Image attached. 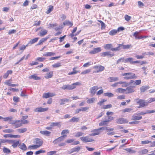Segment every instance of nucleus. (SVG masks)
<instances>
[{"label": "nucleus", "instance_id": "obj_28", "mask_svg": "<svg viewBox=\"0 0 155 155\" xmlns=\"http://www.w3.org/2000/svg\"><path fill=\"white\" fill-rule=\"evenodd\" d=\"M155 112V110H147L146 111V112H141L140 113H139L140 115H143L146 114H151Z\"/></svg>", "mask_w": 155, "mask_h": 155}, {"label": "nucleus", "instance_id": "obj_50", "mask_svg": "<svg viewBox=\"0 0 155 155\" xmlns=\"http://www.w3.org/2000/svg\"><path fill=\"white\" fill-rule=\"evenodd\" d=\"M96 98L95 97H92L88 99L87 101V102L89 104H92L95 101Z\"/></svg>", "mask_w": 155, "mask_h": 155}, {"label": "nucleus", "instance_id": "obj_21", "mask_svg": "<svg viewBox=\"0 0 155 155\" xmlns=\"http://www.w3.org/2000/svg\"><path fill=\"white\" fill-rule=\"evenodd\" d=\"M66 142L67 143H72V144L73 145H78L80 143V142L79 141H74V140L72 139L67 140Z\"/></svg>", "mask_w": 155, "mask_h": 155}, {"label": "nucleus", "instance_id": "obj_58", "mask_svg": "<svg viewBox=\"0 0 155 155\" xmlns=\"http://www.w3.org/2000/svg\"><path fill=\"white\" fill-rule=\"evenodd\" d=\"M60 104L62 105L64 104L66 102H68L69 101V99L67 98H65L61 99L60 100Z\"/></svg>", "mask_w": 155, "mask_h": 155}, {"label": "nucleus", "instance_id": "obj_42", "mask_svg": "<svg viewBox=\"0 0 155 155\" xmlns=\"http://www.w3.org/2000/svg\"><path fill=\"white\" fill-rule=\"evenodd\" d=\"M80 149L81 148L79 146L77 147H74L71 149V153H72L75 152H78L80 150Z\"/></svg>", "mask_w": 155, "mask_h": 155}, {"label": "nucleus", "instance_id": "obj_41", "mask_svg": "<svg viewBox=\"0 0 155 155\" xmlns=\"http://www.w3.org/2000/svg\"><path fill=\"white\" fill-rule=\"evenodd\" d=\"M79 120V117H73L72 118L70 119L69 121L71 122H78Z\"/></svg>", "mask_w": 155, "mask_h": 155}, {"label": "nucleus", "instance_id": "obj_23", "mask_svg": "<svg viewBox=\"0 0 155 155\" xmlns=\"http://www.w3.org/2000/svg\"><path fill=\"white\" fill-rule=\"evenodd\" d=\"M132 83L134 86H136L140 84L141 83V80H138L135 81L131 80L130 81L129 84H131Z\"/></svg>", "mask_w": 155, "mask_h": 155}, {"label": "nucleus", "instance_id": "obj_49", "mask_svg": "<svg viewBox=\"0 0 155 155\" xmlns=\"http://www.w3.org/2000/svg\"><path fill=\"white\" fill-rule=\"evenodd\" d=\"M19 146V148L25 151L27 149V147L24 143H22L21 145Z\"/></svg>", "mask_w": 155, "mask_h": 155}, {"label": "nucleus", "instance_id": "obj_44", "mask_svg": "<svg viewBox=\"0 0 155 155\" xmlns=\"http://www.w3.org/2000/svg\"><path fill=\"white\" fill-rule=\"evenodd\" d=\"M133 110V109L131 108H126L122 110L123 113H130Z\"/></svg>", "mask_w": 155, "mask_h": 155}, {"label": "nucleus", "instance_id": "obj_33", "mask_svg": "<svg viewBox=\"0 0 155 155\" xmlns=\"http://www.w3.org/2000/svg\"><path fill=\"white\" fill-rule=\"evenodd\" d=\"M61 122H53L51 124V126L52 127L55 126H57L58 127H60L61 126Z\"/></svg>", "mask_w": 155, "mask_h": 155}, {"label": "nucleus", "instance_id": "obj_57", "mask_svg": "<svg viewBox=\"0 0 155 155\" xmlns=\"http://www.w3.org/2000/svg\"><path fill=\"white\" fill-rule=\"evenodd\" d=\"M125 59L124 58H121L117 60V63L118 64L120 63L121 62L125 63Z\"/></svg>", "mask_w": 155, "mask_h": 155}, {"label": "nucleus", "instance_id": "obj_12", "mask_svg": "<svg viewBox=\"0 0 155 155\" xmlns=\"http://www.w3.org/2000/svg\"><path fill=\"white\" fill-rule=\"evenodd\" d=\"M142 117L140 116L139 113H135L132 116L131 120L137 121L142 119Z\"/></svg>", "mask_w": 155, "mask_h": 155}, {"label": "nucleus", "instance_id": "obj_30", "mask_svg": "<svg viewBox=\"0 0 155 155\" xmlns=\"http://www.w3.org/2000/svg\"><path fill=\"white\" fill-rule=\"evenodd\" d=\"M104 128H105V130H107V132H108L107 134L108 135H113L114 134V132H109L113 130H114V129L113 128L108 129L107 127H104Z\"/></svg>", "mask_w": 155, "mask_h": 155}, {"label": "nucleus", "instance_id": "obj_36", "mask_svg": "<svg viewBox=\"0 0 155 155\" xmlns=\"http://www.w3.org/2000/svg\"><path fill=\"white\" fill-rule=\"evenodd\" d=\"M140 32L136 31L135 32L133 35V36L136 39H140V36H139V34Z\"/></svg>", "mask_w": 155, "mask_h": 155}, {"label": "nucleus", "instance_id": "obj_2", "mask_svg": "<svg viewBox=\"0 0 155 155\" xmlns=\"http://www.w3.org/2000/svg\"><path fill=\"white\" fill-rule=\"evenodd\" d=\"M81 85V83L79 82L73 83L71 85L67 84L63 85L62 87V89L63 90H72L74 89L76 87V86L80 85Z\"/></svg>", "mask_w": 155, "mask_h": 155}, {"label": "nucleus", "instance_id": "obj_14", "mask_svg": "<svg viewBox=\"0 0 155 155\" xmlns=\"http://www.w3.org/2000/svg\"><path fill=\"white\" fill-rule=\"evenodd\" d=\"M114 54H111L110 51H106L105 52L101 53L100 55L102 57H105L107 56L108 57H111L114 55Z\"/></svg>", "mask_w": 155, "mask_h": 155}, {"label": "nucleus", "instance_id": "obj_63", "mask_svg": "<svg viewBox=\"0 0 155 155\" xmlns=\"http://www.w3.org/2000/svg\"><path fill=\"white\" fill-rule=\"evenodd\" d=\"M14 131V130L12 129H5L3 130V132L5 133H11L13 132Z\"/></svg>", "mask_w": 155, "mask_h": 155}, {"label": "nucleus", "instance_id": "obj_48", "mask_svg": "<svg viewBox=\"0 0 155 155\" xmlns=\"http://www.w3.org/2000/svg\"><path fill=\"white\" fill-rule=\"evenodd\" d=\"M69 131L68 130H62L61 132V134L62 135V136L61 137H63V138H64V137L66 136V135H65V134H67L69 133Z\"/></svg>", "mask_w": 155, "mask_h": 155}, {"label": "nucleus", "instance_id": "obj_62", "mask_svg": "<svg viewBox=\"0 0 155 155\" xmlns=\"http://www.w3.org/2000/svg\"><path fill=\"white\" fill-rule=\"evenodd\" d=\"M38 39V38H36L33 39H31L29 41V43L31 44H32L36 42H37Z\"/></svg>", "mask_w": 155, "mask_h": 155}, {"label": "nucleus", "instance_id": "obj_8", "mask_svg": "<svg viewBox=\"0 0 155 155\" xmlns=\"http://www.w3.org/2000/svg\"><path fill=\"white\" fill-rule=\"evenodd\" d=\"M80 139L84 143L90 142L94 140L93 138L87 136L81 137H80Z\"/></svg>", "mask_w": 155, "mask_h": 155}, {"label": "nucleus", "instance_id": "obj_47", "mask_svg": "<svg viewBox=\"0 0 155 155\" xmlns=\"http://www.w3.org/2000/svg\"><path fill=\"white\" fill-rule=\"evenodd\" d=\"M145 54V53H143L142 54V55H138L137 54L135 55V57L137 59H142L144 58V55Z\"/></svg>", "mask_w": 155, "mask_h": 155}, {"label": "nucleus", "instance_id": "obj_34", "mask_svg": "<svg viewBox=\"0 0 155 155\" xmlns=\"http://www.w3.org/2000/svg\"><path fill=\"white\" fill-rule=\"evenodd\" d=\"M48 37H46L45 38H41L39 40L37 44V45H39L42 44L45 41L48 39Z\"/></svg>", "mask_w": 155, "mask_h": 155}, {"label": "nucleus", "instance_id": "obj_51", "mask_svg": "<svg viewBox=\"0 0 155 155\" xmlns=\"http://www.w3.org/2000/svg\"><path fill=\"white\" fill-rule=\"evenodd\" d=\"M29 78L30 79H33L35 80H38L40 79V78L37 77L36 74L31 75L29 77Z\"/></svg>", "mask_w": 155, "mask_h": 155}, {"label": "nucleus", "instance_id": "obj_9", "mask_svg": "<svg viewBox=\"0 0 155 155\" xmlns=\"http://www.w3.org/2000/svg\"><path fill=\"white\" fill-rule=\"evenodd\" d=\"M93 68L96 70L93 72L94 73H96L102 71L104 70L105 68L104 66L100 65L94 66Z\"/></svg>", "mask_w": 155, "mask_h": 155}, {"label": "nucleus", "instance_id": "obj_19", "mask_svg": "<svg viewBox=\"0 0 155 155\" xmlns=\"http://www.w3.org/2000/svg\"><path fill=\"white\" fill-rule=\"evenodd\" d=\"M48 109V107L42 108V107H39L35 108V112H42L46 111Z\"/></svg>", "mask_w": 155, "mask_h": 155}, {"label": "nucleus", "instance_id": "obj_13", "mask_svg": "<svg viewBox=\"0 0 155 155\" xmlns=\"http://www.w3.org/2000/svg\"><path fill=\"white\" fill-rule=\"evenodd\" d=\"M141 143L142 145H145L146 144H148L150 143V146L151 147H155V141L153 142H152L151 141L148 140H145L142 141H141Z\"/></svg>", "mask_w": 155, "mask_h": 155}, {"label": "nucleus", "instance_id": "obj_24", "mask_svg": "<svg viewBox=\"0 0 155 155\" xmlns=\"http://www.w3.org/2000/svg\"><path fill=\"white\" fill-rule=\"evenodd\" d=\"M125 63H127L128 62H130L131 63L133 64L135 63H139L140 61H133V59L132 58H128L125 59Z\"/></svg>", "mask_w": 155, "mask_h": 155}, {"label": "nucleus", "instance_id": "obj_22", "mask_svg": "<svg viewBox=\"0 0 155 155\" xmlns=\"http://www.w3.org/2000/svg\"><path fill=\"white\" fill-rule=\"evenodd\" d=\"M99 88L97 86H94L91 87L90 89V93L92 96H93L95 94L96 91L99 89Z\"/></svg>", "mask_w": 155, "mask_h": 155}, {"label": "nucleus", "instance_id": "obj_43", "mask_svg": "<svg viewBox=\"0 0 155 155\" xmlns=\"http://www.w3.org/2000/svg\"><path fill=\"white\" fill-rule=\"evenodd\" d=\"M149 88V87L147 86H143L140 88V90L141 92L143 93Z\"/></svg>", "mask_w": 155, "mask_h": 155}, {"label": "nucleus", "instance_id": "obj_40", "mask_svg": "<svg viewBox=\"0 0 155 155\" xmlns=\"http://www.w3.org/2000/svg\"><path fill=\"white\" fill-rule=\"evenodd\" d=\"M127 91L128 93H131L134 92V90L133 89V87L130 86L127 87L125 91Z\"/></svg>", "mask_w": 155, "mask_h": 155}, {"label": "nucleus", "instance_id": "obj_64", "mask_svg": "<svg viewBox=\"0 0 155 155\" xmlns=\"http://www.w3.org/2000/svg\"><path fill=\"white\" fill-rule=\"evenodd\" d=\"M91 71L90 69H87L84 70L81 73V74H88Z\"/></svg>", "mask_w": 155, "mask_h": 155}, {"label": "nucleus", "instance_id": "obj_55", "mask_svg": "<svg viewBox=\"0 0 155 155\" xmlns=\"http://www.w3.org/2000/svg\"><path fill=\"white\" fill-rule=\"evenodd\" d=\"M117 32V30L113 29L109 32V34L110 35H113L116 34Z\"/></svg>", "mask_w": 155, "mask_h": 155}, {"label": "nucleus", "instance_id": "obj_60", "mask_svg": "<svg viewBox=\"0 0 155 155\" xmlns=\"http://www.w3.org/2000/svg\"><path fill=\"white\" fill-rule=\"evenodd\" d=\"M64 25H67L70 26V27H71L73 25V23L69 21H66L63 23Z\"/></svg>", "mask_w": 155, "mask_h": 155}, {"label": "nucleus", "instance_id": "obj_20", "mask_svg": "<svg viewBox=\"0 0 155 155\" xmlns=\"http://www.w3.org/2000/svg\"><path fill=\"white\" fill-rule=\"evenodd\" d=\"M41 30L38 35L41 36H43L46 35L48 33V30L41 27Z\"/></svg>", "mask_w": 155, "mask_h": 155}, {"label": "nucleus", "instance_id": "obj_7", "mask_svg": "<svg viewBox=\"0 0 155 155\" xmlns=\"http://www.w3.org/2000/svg\"><path fill=\"white\" fill-rule=\"evenodd\" d=\"M105 128L104 127H100L97 129H94L91 131V132L92 133V134H90V135L91 136H94L95 135H99L100 134L101 132V130H105Z\"/></svg>", "mask_w": 155, "mask_h": 155}, {"label": "nucleus", "instance_id": "obj_18", "mask_svg": "<svg viewBox=\"0 0 155 155\" xmlns=\"http://www.w3.org/2000/svg\"><path fill=\"white\" fill-rule=\"evenodd\" d=\"M113 114L114 113L112 112L107 111V112L106 115L108 117V119L107 120L109 122L114 120V118L112 116Z\"/></svg>", "mask_w": 155, "mask_h": 155}, {"label": "nucleus", "instance_id": "obj_38", "mask_svg": "<svg viewBox=\"0 0 155 155\" xmlns=\"http://www.w3.org/2000/svg\"><path fill=\"white\" fill-rule=\"evenodd\" d=\"M55 55V53L53 52H49L46 53L45 54H43V56L45 57H50L53 56Z\"/></svg>", "mask_w": 155, "mask_h": 155}, {"label": "nucleus", "instance_id": "obj_17", "mask_svg": "<svg viewBox=\"0 0 155 155\" xmlns=\"http://www.w3.org/2000/svg\"><path fill=\"white\" fill-rule=\"evenodd\" d=\"M101 47L94 48L92 50L90 51L89 53L90 54H94L101 51Z\"/></svg>", "mask_w": 155, "mask_h": 155}, {"label": "nucleus", "instance_id": "obj_56", "mask_svg": "<svg viewBox=\"0 0 155 155\" xmlns=\"http://www.w3.org/2000/svg\"><path fill=\"white\" fill-rule=\"evenodd\" d=\"M45 59L46 58L44 57H38L35 60L38 62H43Z\"/></svg>", "mask_w": 155, "mask_h": 155}, {"label": "nucleus", "instance_id": "obj_1", "mask_svg": "<svg viewBox=\"0 0 155 155\" xmlns=\"http://www.w3.org/2000/svg\"><path fill=\"white\" fill-rule=\"evenodd\" d=\"M43 141L41 139L36 138L35 139L34 142L35 145L29 146L28 147V148L30 150L36 149L41 146L43 144Z\"/></svg>", "mask_w": 155, "mask_h": 155}, {"label": "nucleus", "instance_id": "obj_15", "mask_svg": "<svg viewBox=\"0 0 155 155\" xmlns=\"http://www.w3.org/2000/svg\"><path fill=\"white\" fill-rule=\"evenodd\" d=\"M128 122V121L127 119L122 117L118 118L116 120V123L118 124L127 123Z\"/></svg>", "mask_w": 155, "mask_h": 155}, {"label": "nucleus", "instance_id": "obj_27", "mask_svg": "<svg viewBox=\"0 0 155 155\" xmlns=\"http://www.w3.org/2000/svg\"><path fill=\"white\" fill-rule=\"evenodd\" d=\"M148 152V150L146 149H143L139 150L138 152V153L140 155H142L147 154Z\"/></svg>", "mask_w": 155, "mask_h": 155}, {"label": "nucleus", "instance_id": "obj_59", "mask_svg": "<svg viewBox=\"0 0 155 155\" xmlns=\"http://www.w3.org/2000/svg\"><path fill=\"white\" fill-rule=\"evenodd\" d=\"M124 150L127 151L129 153H134L136 151L134 150H132L131 148H126L124 149Z\"/></svg>", "mask_w": 155, "mask_h": 155}, {"label": "nucleus", "instance_id": "obj_29", "mask_svg": "<svg viewBox=\"0 0 155 155\" xmlns=\"http://www.w3.org/2000/svg\"><path fill=\"white\" fill-rule=\"evenodd\" d=\"M12 73V71L11 70H8L6 73L3 75V78L4 79H6L8 77L9 74H11Z\"/></svg>", "mask_w": 155, "mask_h": 155}, {"label": "nucleus", "instance_id": "obj_32", "mask_svg": "<svg viewBox=\"0 0 155 155\" xmlns=\"http://www.w3.org/2000/svg\"><path fill=\"white\" fill-rule=\"evenodd\" d=\"M53 71H51L46 74V75L45 76V78L48 79L51 78L53 76Z\"/></svg>", "mask_w": 155, "mask_h": 155}, {"label": "nucleus", "instance_id": "obj_6", "mask_svg": "<svg viewBox=\"0 0 155 155\" xmlns=\"http://www.w3.org/2000/svg\"><path fill=\"white\" fill-rule=\"evenodd\" d=\"M135 100L137 101V103L139 105V108L143 107L148 105V103L144 100L137 98Z\"/></svg>", "mask_w": 155, "mask_h": 155}, {"label": "nucleus", "instance_id": "obj_31", "mask_svg": "<svg viewBox=\"0 0 155 155\" xmlns=\"http://www.w3.org/2000/svg\"><path fill=\"white\" fill-rule=\"evenodd\" d=\"M12 140H10L8 139H0V148L1 147V144L5 143H11V141Z\"/></svg>", "mask_w": 155, "mask_h": 155}, {"label": "nucleus", "instance_id": "obj_25", "mask_svg": "<svg viewBox=\"0 0 155 155\" xmlns=\"http://www.w3.org/2000/svg\"><path fill=\"white\" fill-rule=\"evenodd\" d=\"M28 117V116H23L22 117V119L21 120V121L22 125L23 124H28L29 121L28 120H26Z\"/></svg>", "mask_w": 155, "mask_h": 155}, {"label": "nucleus", "instance_id": "obj_16", "mask_svg": "<svg viewBox=\"0 0 155 155\" xmlns=\"http://www.w3.org/2000/svg\"><path fill=\"white\" fill-rule=\"evenodd\" d=\"M56 95L55 94L51 92L45 93L42 95L43 98H47L49 97H53Z\"/></svg>", "mask_w": 155, "mask_h": 155}, {"label": "nucleus", "instance_id": "obj_4", "mask_svg": "<svg viewBox=\"0 0 155 155\" xmlns=\"http://www.w3.org/2000/svg\"><path fill=\"white\" fill-rule=\"evenodd\" d=\"M122 47V48L124 49H128L132 47L131 44L127 45H123V44H118V46L116 48H112L111 49V51H119L120 49V48Z\"/></svg>", "mask_w": 155, "mask_h": 155}, {"label": "nucleus", "instance_id": "obj_5", "mask_svg": "<svg viewBox=\"0 0 155 155\" xmlns=\"http://www.w3.org/2000/svg\"><path fill=\"white\" fill-rule=\"evenodd\" d=\"M64 140L63 137H60L54 140L53 143L54 144H58V146L62 147L65 145V143L64 142L61 143Z\"/></svg>", "mask_w": 155, "mask_h": 155}, {"label": "nucleus", "instance_id": "obj_10", "mask_svg": "<svg viewBox=\"0 0 155 155\" xmlns=\"http://www.w3.org/2000/svg\"><path fill=\"white\" fill-rule=\"evenodd\" d=\"M21 121V120L13 121L10 123V124L14 125L15 128L19 127L22 126Z\"/></svg>", "mask_w": 155, "mask_h": 155}, {"label": "nucleus", "instance_id": "obj_3", "mask_svg": "<svg viewBox=\"0 0 155 155\" xmlns=\"http://www.w3.org/2000/svg\"><path fill=\"white\" fill-rule=\"evenodd\" d=\"M122 75L124 76V78L126 80L136 79L137 78V76L136 74L131 72L125 73L122 74Z\"/></svg>", "mask_w": 155, "mask_h": 155}, {"label": "nucleus", "instance_id": "obj_52", "mask_svg": "<svg viewBox=\"0 0 155 155\" xmlns=\"http://www.w3.org/2000/svg\"><path fill=\"white\" fill-rule=\"evenodd\" d=\"M4 153L9 154L11 153V150L7 147H4L2 149Z\"/></svg>", "mask_w": 155, "mask_h": 155}, {"label": "nucleus", "instance_id": "obj_61", "mask_svg": "<svg viewBox=\"0 0 155 155\" xmlns=\"http://www.w3.org/2000/svg\"><path fill=\"white\" fill-rule=\"evenodd\" d=\"M98 21L100 22L101 25V29H103L105 28L106 26L105 23L101 20H98Z\"/></svg>", "mask_w": 155, "mask_h": 155}, {"label": "nucleus", "instance_id": "obj_37", "mask_svg": "<svg viewBox=\"0 0 155 155\" xmlns=\"http://www.w3.org/2000/svg\"><path fill=\"white\" fill-rule=\"evenodd\" d=\"M113 46L111 44H109L105 45L104 46V48L106 50H109L111 49H111Z\"/></svg>", "mask_w": 155, "mask_h": 155}, {"label": "nucleus", "instance_id": "obj_45", "mask_svg": "<svg viewBox=\"0 0 155 155\" xmlns=\"http://www.w3.org/2000/svg\"><path fill=\"white\" fill-rule=\"evenodd\" d=\"M62 66L61 63L59 62H58L52 65L53 68H58L61 67Z\"/></svg>", "mask_w": 155, "mask_h": 155}, {"label": "nucleus", "instance_id": "obj_11", "mask_svg": "<svg viewBox=\"0 0 155 155\" xmlns=\"http://www.w3.org/2000/svg\"><path fill=\"white\" fill-rule=\"evenodd\" d=\"M12 140L11 143H9V144H12V146L14 148L17 147L18 146H19L20 140Z\"/></svg>", "mask_w": 155, "mask_h": 155}, {"label": "nucleus", "instance_id": "obj_53", "mask_svg": "<svg viewBox=\"0 0 155 155\" xmlns=\"http://www.w3.org/2000/svg\"><path fill=\"white\" fill-rule=\"evenodd\" d=\"M18 132L19 133H22L26 132L27 131V129L26 128L18 129L17 130Z\"/></svg>", "mask_w": 155, "mask_h": 155}, {"label": "nucleus", "instance_id": "obj_26", "mask_svg": "<svg viewBox=\"0 0 155 155\" xmlns=\"http://www.w3.org/2000/svg\"><path fill=\"white\" fill-rule=\"evenodd\" d=\"M40 133L42 135H45L47 136H50L51 132L50 131L45 130H41L40 131Z\"/></svg>", "mask_w": 155, "mask_h": 155}, {"label": "nucleus", "instance_id": "obj_54", "mask_svg": "<svg viewBox=\"0 0 155 155\" xmlns=\"http://www.w3.org/2000/svg\"><path fill=\"white\" fill-rule=\"evenodd\" d=\"M54 7L52 5L49 6V8L46 11V13L47 14H49L53 10Z\"/></svg>", "mask_w": 155, "mask_h": 155}, {"label": "nucleus", "instance_id": "obj_35", "mask_svg": "<svg viewBox=\"0 0 155 155\" xmlns=\"http://www.w3.org/2000/svg\"><path fill=\"white\" fill-rule=\"evenodd\" d=\"M109 122L107 120H105L101 121L99 124V126H102L107 125Z\"/></svg>", "mask_w": 155, "mask_h": 155}, {"label": "nucleus", "instance_id": "obj_46", "mask_svg": "<svg viewBox=\"0 0 155 155\" xmlns=\"http://www.w3.org/2000/svg\"><path fill=\"white\" fill-rule=\"evenodd\" d=\"M108 79L109 80V82H112L118 81V78L117 77H110Z\"/></svg>", "mask_w": 155, "mask_h": 155}, {"label": "nucleus", "instance_id": "obj_39", "mask_svg": "<svg viewBox=\"0 0 155 155\" xmlns=\"http://www.w3.org/2000/svg\"><path fill=\"white\" fill-rule=\"evenodd\" d=\"M13 117H4L3 121L5 122L9 121L10 123L12 122V121Z\"/></svg>", "mask_w": 155, "mask_h": 155}]
</instances>
